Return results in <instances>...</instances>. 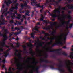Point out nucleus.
Returning a JSON list of instances; mask_svg holds the SVG:
<instances>
[{
    "label": "nucleus",
    "instance_id": "f257e3e1",
    "mask_svg": "<svg viewBox=\"0 0 73 73\" xmlns=\"http://www.w3.org/2000/svg\"><path fill=\"white\" fill-rule=\"evenodd\" d=\"M55 10H53V13H55L50 14V15L52 17L54 18H56V17H59L60 15L59 14V15H57L56 13H57L58 14H60L61 12L60 11V10L61 9L60 8H58L57 9L56 8H55Z\"/></svg>",
    "mask_w": 73,
    "mask_h": 73
},
{
    "label": "nucleus",
    "instance_id": "f03ea898",
    "mask_svg": "<svg viewBox=\"0 0 73 73\" xmlns=\"http://www.w3.org/2000/svg\"><path fill=\"white\" fill-rule=\"evenodd\" d=\"M7 33H5V36H4V34H1V33L0 32V36L1 37H3V43H1V47L2 48H3L4 47V45L5 44V41L6 40H7V39H8V37L7 36Z\"/></svg>",
    "mask_w": 73,
    "mask_h": 73
},
{
    "label": "nucleus",
    "instance_id": "7ed1b4c3",
    "mask_svg": "<svg viewBox=\"0 0 73 73\" xmlns=\"http://www.w3.org/2000/svg\"><path fill=\"white\" fill-rule=\"evenodd\" d=\"M69 34V32H66L65 35H64L63 33H62L61 35L60 36V40H62V38H63L64 41V44H66V38L67 37V36H68V35Z\"/></svg>",
    "mask_w": 73,
    "mask_h": 73
},
{
    "label": "nucleus",
    "instance_id": "20e7f679",
    "mask_svg": "<svg viewBox=\"0 0 73 73\" xmlns=\"http://www.w3.org/2000/svg\"><path fill=\"white\" fill-rule=\"evenodd\" d=\"M31 1H33L31 3V5H32L33 6H34V5H35L36 4V6L37 7V8H38V7H39L40 8H42V9H43V8H44V5L41 6L38 4H36V0H31Z\"/></svg>",
    "mask_w": 73,
    "mask_h": 73
},
{
    "label": "nucleus",
    "instance_id": "39448f33",
    "mask_svg": "<svg viewBox=\"0 0 73 73\" xmlns=\"http://www.w3.org/2000/svg\"><path fill=\"white\" fill-rule=\"evenodd\" d=\"M70 19H70V20H69L67 22H62V24L60 25V26H59L57 27V28H58V27H62V26H64V25H65V24H66L67 25H68V24L69 23H70V21H71Z\"/></svg>",
    "mask_w": 73,
    "mask_h": 73
},
{
    "label": "nucleus",
    "instance_id": "423d86ee",
    "mask_svg": "<svg viewBox=\"0 0 73 73\" xmlns=\"http://www.w3.org/2000/svg\"><path fill=\"white\" fill-rule=\"evenodd\" d=\"M14 14H15L16 15H17L18 17H17V18L18 20H20V18L21 17V15L18 14L17 13V11H14Z\"/></svg>",
    "mask_w": 73,
    "mask_h": 73
},
{
    "label": "nucleus",
    "instance_id": "0eeeda50",
    "mask_svg": "<svg viewBox=\"0 0 73 73\" xmlns=\"http://www.w3.org/2000/svg\"><path fill=\"white\" fill-rule=\"evenodd\" d=\"M62 50V49H56V50H51L52 51H49V52L50 53H51L52 52H57V53L58 54H61V53L60 51H60V50Z\"/></svg>",
    "mask_w": 73,
    "mask_h": 73
},
{
    "label": "nucleus",
    "instance_id": "6e6552de",
    "mask_svg": "<svg viewBox=\"0 0 73 73\" xmlns=\"http://www.w3.org/2000/svg\"><path fill=\"white\" fill-rule=\"evenodd\" d=\"M55 39L56 40H58V38L57 37H53L51 39V40L50 41V42H49V43H47V44H46V45H47V44H48L49 45H50V44H51V43H52V42H53V40H55Z\"/></svg>",
    "mask_w": 73,
    "mask_h": 73
},
{
    "label": "nucleus",
    "instance_id": "1a4fd4ad",
    "mask_svg": "<svg viewBox=\"0 0 73 73\" xmlns=\"http://www.w3.org/2000/svg\"><path fill=\"white\" fill-rule=\"evenodd\" d=\"M52 0H46L45 4L46 5H47L48 4L49 5V7H50V8H51V6L50 5V4H52Z\"/></svg>",
    "mask_w": 73,
    "mask_h": 73
},
{
    "label": "nucleus",
    "instance_id": "9d476101",
    "mask_svg": "<svg viewBox=\"0 0 73 73\" xmlns=\"http://www.w3.org/2000/svg\"><path fill=\"white\" fill-rule=\"evenodd\" d=\"M42 66L43 68H47V67H50L51 69H54V66H53L48 65L45 64H44Z\"/></svg>",
    "mask_w": 73,
    "mask_h": 73
},
{
    "label": "nucleus",
    "instance_id": "9b49d317",
    "mask_svg": "<svg viewBox=\"0 0 73 73\" xmlns=\"http://www.w3.org/2000/svg\"><path fill=\"white\" fill-rule=\"evenodd\" d=\"M17 67V69H18L19 70L18 72H17V73H19V72H20L21 70H23V67L21 68H20L19 67L21 66V65H20L19 64H16Z\"/></svg>",
    "mask_w": 73,
    "mask_h": 73
},
{
    "label": "nucleus",
    "instance_id": "f8f14e48",
    "mask_svg": "<svg viewBox=\"0 0 73 73\" xmlns=\"http://www.w3.org/2000/svg\"><path fill=\"white\" fill-rule=\"evenodd\" d=\"M41 65H40L39 66L37 67L35 69H35H34V68H33V71H34V72H36V73H39V68H41Z\"/></svg>",
    "mask_w": 73,
    "mask_h": 73
},
{
    "label": "nucleus",
    "instance_id": "ddd939ff",
    "mask_svg": "<svg viewBox=\"0 0 73 73\" xmlns=\"http://www.w3.org/2000/svg\"><path fill=\"white\" fill-rule=\"evenodd\" d=\"M62 41L58 42L56 43H54L53 45H52L51 46V47H54V46L56 45H62Z\"/></svg>",
    "mask_w": 73,
    "mask_h": 73
},
{
    "label": "nucleus",
    "instance_id": "4468645a",
    "mask_svg": "<svg viewBox=\"0 0 73 73\" xmlns=\"http://www.w3.org/2000/svg\"><path fill=\"white\" fill-rule=\"evenodd\" d=\"M63 18H64V19H66V18H67V19H72V16L70 15L69 14L68 15V16H67V15H63Z\"/></svg>",
    "mask_w": 73,
    "mask_h": 73
},
{
    "label": "nucleus",
    "instance_id": "2eb2a0df",
    "mask_svg": "<svg viewBox=\"0 0 73 73\" xmlns=\"http://www.w3.org/2000/svg\"><path fill=\"white\" fill-rule=\"evenodd\" d=\"M12 2L11 1V0H8V2H7V1H4V3L5 4H6V5H7V7H9V5H8V4H11V3H12Z\"/></svg>",
    "mask_w": 73,
    "mask_h": 73
},
{
    "label": "nucleus",
    "instance_id": "dca6fc26",
    "mask_svg": "<svg viewBox=\"0 0 73 73\" xmlns=\"http://www.w3.org/2000/svg\"><path fill=\"white\" fill-rule=\"evenodd\" d=\"M18 9V7L17 6H15V7H12L10 9V11L11 12H13V10L14 9H16L17 10Z\"/></svg>",
    "mask_w": 73,
    "mask_h": 73
},
{
    "label": "nucleus",
    "instance_id": "f3484780",
    "mask_svg": "<svg viewBox=\"0 0 73 73\" xmlns=\"http://www.w3.org/2000/svg\"><path fill=\"white\" fill-rule=\"evenodd\" d=\"M40 61L41 62H45L46 64H47V63H50V61L47 60H45L44 59H42V60H40Z\"/></svg>",
    "mask_w": 73,
    "mask_h": 73
},
{
    "label": "nucleus",
    "instance_id": "a211bd4d",
    "mask_svg": "<svg viewBox=\"0 0 73 73\" xmlns=\"http://www.w3.org/2000/svg\"><path fill=\"white\" fill-rule=\"evenodd\" d=\"M66 7L69 9L73 10V4H71L70 5H66Z\"/></svg>",
    "mask_w": 73,
    "mask_h": 73
},
{
    "label": "nucleus",
    "instance_id": "6ab92c4d",
    "mask_svg": "<svg viewBox=\"0 0 73 73\" xmlns=\"http://www.w3.org/2000/svg\"><path fill=\"white\" fill-rule=\"evenodd\" d=\"M57 24V23L56 22H55L51 24V26L52 27V28H53V25H54V26H56V27L57 28H58L59 27H58L59 26H56V24Z\"/></svg>",
    "mask_w": 73,
    "mask_h": 73
},
{
    "label": "nucleus",
    "instance_id": "aec40b11",
    "mask_svg": "<svg viewBox=\"0 0 73 73\" xmlns=\"http://www.w3.org/2000/svg\"><path fill=\"white\" fill-rule=\"evenodd\" d=\"M36 52H40V54H38L37 56H38L39 57H41V53L42 52V51H40V49H36Z\"/></svg>",
    "mask_w": 73,
    "mask_h": 73
},
{
    "label": "nucleus",
    "instance_id": "412c9836",
    "mask_svg": "<svg viewBox=\"0 0 73 73\" xmlns=\"http://www.w3.org/2000/svg\"><path fill=\"white\" fill-rule=\"evenodd\" d=\"M11 47H12V48H13V49H15V51H16V52H19V51L20 50H17L16 48H15V47H14V46H13V44H12L11 45Z\"/></svg>",
    "mask_w": 73,
    "mask_h": 73
},
{
    "label": "nucleus",
    "instance_id": "4be33fe9",
    "mask_svg": "<svg viewBox=\"0 0 73 73\" xmlns=\"http://www.w3.org/2000/svg\"><path fill=\"white\" fill-rule=\"evenodd\" d=\"M14 55L15 56H17V57H19V56H20V58L21 59H22V58L21 57V54H17V53L16 52H15L14 53Z\"/></svg>",
    "mask_w": 73,
    "mask_h": 73
},
{
    "label": "nucleus",
    "instance_id": "5701e85b",
    "mask_svg": "<svg viewBox=\"0 0 73 73\" xmlns=\"http://www.w3.org/2000/svg\"><path fill=\"white\" fill-rule=\"evenodd\" d=\"M58 70L59 71H61L62 73H65V70L62 69H60V68H57Z\"/></svg>",
    "mask_w": 73,
    "mask_h": 73
},
{
    "label": "nucleus",
    "instance_id": "b1692460",
    "mask_svg": "<svg viewBox=\"0 0 73 73\" xmlns=\"http://www.w3.org/2000/svg\"><path fill=\"white\" fill-rule=\"evenodd\" d=\"M53 2H54L57 5H59V2H60V1H61V0H59L58 1H55V0L53 1Z\"/></svg>",
    "mask_w": 73,
    "mask_h": 73
},
{
    "label": "nucleus",
    "instance_id": "393cba45",
    "mask_svg": "<svg viewBox=\"0 0 73 73\" xmlns=\"http://www.w3.org/2000/svg\"><path fill=\"white\" fill-rule=\"evenodd\" d=\"M56 33V30H54L52 33L51 34V35L53 36H55V35L54 33Z\"/></svg>",
    "mask_w": 73,
    "mask_h": 73
},
{
    "label": "nucleus",
    "instance_id": "a878e982",
    "mask_svg": "<svg viewBox=\"0 0 73 73\" xmlns=\"http://www.w3.org/2000/svg\"><path fill=\"white\" fill-rule=\"evenodd\" d=\"M68 72L70 73H73V70L71 69V67H69Z\"/></svg>",
    "mask_w": 73,
    "mask_h": 73
},
{
    "label": "nucleus",
    "instance_id": "bb28decb",
    "mask_svg": "<svg viewBox=\"0 0 73 73\" xmlns=\"http://www.w3.org/2000/svg\"><path fill=\"white\" fill-rule=\"evenodd\" d=\"M35 53V52H31V54H31L32 56H33V58H32V60H33V59H35V57H34V56L35 55V54H34Z\"/></svg>",
    "mask_w": 73,
    "mask_h": 73
},
{
    "label": "nucleus",
    "instance_id": "cd10ccee",
    "mask_svg": "<svg viewBox=\"0 0 73 73\" xmlns=\"http://www.w3.org/2000/svg\"><path fill=\"white\" fill-rule=\"evenodd\" d=\"M34 62H31V64H34V62L35 63V65H37V64H38V61H35V59H34Z\"/></svg>",
    "mask_w": 73,
    "mask_h": 73
},
{
    "label": "nucleus",
    "instance_id": "c85d7f7f",
    "mask_svg": "<svg viewBox=\"0 0 73 73\" xmlns=\"http://www.w3.org/2000/svg\"><path fill=\"white\" fill-rule=\"evenodd\" d=\"M42 33H43V34H44L45 35L46 34V36H50L49 34H48V33H45V31H42Z\"/></svg>",
    "mask_w": 73,
    "mask_h": 73
},
{
    "label": "nucleus",
    "instance_id": "c756f323",
    "mask_svg": "<svg viewBox=\"0 0 73 73\" xmlns=\"http://www.w3.org/2000/svg\"><path fill=\"white\" fill-rule=\"evenodd\" d=\"M25 1L26 2H27V3H25L24 4V7H27L28 6V5H27V3H29V0H26V1Z\"/></svg>",
    "mask_w": 73,
    "mask_h": 73
},
{
    "label": "nucleus",
    "instance_id": "7c9ffc66",
    "mask_svg": "<svg viewBox=\"0 0 73 73\" xmlns=\"http://www.w3.org/2000/svg\"><path fill=\"white\" fill-rule=\"evenodd\" d=\"M34 29L35 30V31H37L38 32H39V30H38V27L37 26H36L34 28Z\"/></svg>",
    "mask_w": 73,
    "mask_h": 73
},
{
    "label": "nucleus",
    "instance_id": "2f4dec72",
    "mask_svg": "<svg viewBox=\"0 0 73 73\" xmlns=\"http://www.w3.org/2000/svg\"><path fill=\"white\" fill-rule=\"evenodd\" d=\"M45 42H42V43H40L39 44V46H42L43 45H42L45 44Z\"/></svg>",
    "mask_w": 73,
    "mask_h": 73
},
{
    "label": "nucleus",
    "instance_id": "473e14b6",
    "mask_svg": "<svg viewBox=\"0 0 73 73\" xmlns=\"http://www.w3.org/2000/svg\"><path fill=\"white\" fill-rule=\"evenodd\" d=\"M3 53H4V54H5V55H4V56L5 57H7V56H8V55H9V53H6V52H3Z\"/></svg>",
    "mask_w": 73,
    "mask_h": 73
},
{
    "label": "nucleus",
    "instance_id": "72a5a7b5",
    "mask_svg": "<svg viewBox=\"0 0 73 73\" xmlns=\"http://www.w3.org/2000/svg\"><path fill=\"white\" fill-rule=\"evenodd\" d=\"M35 34V33H33L31 34V37L33 39H35V37H34V35Z\"/></svg>",
    "mask_w": 73,
    "mask_h": 73
},
{
    "label": "nucleus",
    "instance_id": "f704fd0d",
    "mask_svg": "<svg viewBox=\"0 0 73 73\" xmlns=\"http://www.w3.org/2000/svg\"><path fill=\"white\" fill-rule=\"evenodd\" d=\"M27 46H28V47H30L31 48H32L33 47V45L32 44H27Z\"/></svg>",
    "mask_w": 73,
    "mask_h": 73
},
{
    "label": "nucleus",
    "instance_id": "c9c22d12",
    "mask_svg": "<svg viewBox=\"0 0 73 73\" xmlns=\"http://www.w3.org/2000/svg\"><path fill=\"white\" fill-rule=\"evenodd\" d=\"M39 38L42 40H46V39L45 38L42 36H40Z\"/></svg>",
    "mask_w": 73,
    "mask_h": 73
},
{
    "label": "nucleus",
    "instance_id": "e433bc0d",
    "mask_svg": "<svg viewBox=\"0 0 73 73\" xmlns=\"http://www.w3.org/2000/svg\"><path fill=\"white\" fill-rule=\"evenodd\" d=\"M65 64H66V65H67L66 66L67 68H69V67H70V66H69L68 64V61H67V60L65 61Z\"/></svg>",
    "mask_w": 73,
    "mask_h": 73
},
{
    "label": "nucleus",
    "instance_id": "4c0bfd02",
    "mask_svg": "<svg viewBox=\"0 0 73 73\" xmlns=\"http://www.w3.org/2000/svg\"><path fill=\"white\" fill-rule=\"evenodd\" d=\"M4 31L5 33H7V34L8 33V31H7V29H4Z\"/></svg>",
    "mask_w": 73,
    "mask_h": 73
},
{
    "label": "nucleus",
    "instance_id": "58836bf2",
    "mask_svg": "<svg viewBox=\"0 0 73 73\" xmlns=\"http://www.w3.org/2000/svg\"><path fill=\"white\" fill-rule=\"evenodd\" d=\"M23 47V48H25L24 49H23V50L24 51H26L27 50V49H26V48H27V47H26V46L25 45H24Z\"/></svg>",
    "mask_w": 73,
    "mask_h": 73
},
{
    "label": "nucleus",
    "instance_id": "ea45409f",
    "mask_svg": "<svg viewBox=\"0 0 73 73\" xmlns=\"http://www.w3.org/2000/svg\"><path fill=\"white\" fill-rule=\"evenodd\" d=\"M58 20H60V21H62L65 20V19L64 18H60L58 19Z\"/></svg>",
    "mask_w": 73,
    "mask_h": 73
},
{
    "label": "nucleus",
    "instance_id": "a19ab883",
    "mask_svg": "<svg viewBox=\"0 0 73 73\" xmlns=\"http://www.w3.org/2000/svg\"><path fill=\"white\" fill-rule=\"evenodd\" d=\"M21 31H22V30H20L19 31H18L17 32H16V35H19V34H20V33H21Z\"/></svg>",
    "mask_w": 73,
    "mask_h": 73
},
{
    "label": "nucleus",
    "instance_id": "79ce46f5",
    "mask_svg": "<svg viewBox=\"0 0 73 73\" xmlns=\"http://www.w3.org/2000/svg\"><path fill=\"white\" fill-rule=\"evenodd\" d=\"M16 47H17V48H19V47H20V44L19 43H17V44Z\"/></svg>",
    "mask_w": 73,
    "mask_h": 73
},
{
    "label": "nucleus",
    "instance_id": "37998d69",
    "mask_svg": "<svg viewBox=\"0 0 73 73\" xmlns=\"http://www.w3.org/2000/svg\"><path fill=\"white\" fill-rule=\"evenodd\" d=\"M57 66L58 67H62L63 66V65L62 64H59L58 65H57Z\"/></svg>",
    "mask_w": 73,
    "mask_h": 73
},
{
    "label": "nucleus",
    "instance_id": "c03bdc74",
    "mask_svg": "<svg viewBox=\"0 0 73 73\" xmlns=\"http://www.w3.org/2000/svg\"><path fill=\"white\" fill-rule=\"evenodd\" d=\"M29 50L30 51L29 54H31V53H32V52H33V51H32V48H29Z\"/></svg>",
    "mask_w": 73,
    "mask_h": 73
},
{
    "label": "nucleus",
    "instance_id": "a18cd8bd",
    "mask_svg": "<svg viewBox=\"0 0 73 73\" xmlns=\"http://www.w3.org/2000/svg\"><path fill=\"white\" fill-rule=\"evenodd\" d=\"M25 16H29V13H25Z\"/></svg>",
    "mask_w": 73,
    "mask_h": 73
},
{
    "label": "nucleus",
    "instance_id": "49530a36",
    "mask_svg": "<svg viewBox=\"0 0 73 73\" xmlns=\"http://www.w3.org/2000/svg\"><path fill=\"white\" fill-rule=\"evenodd\" d=\"M62 54H63V55H64V56H68V54H67L65 53V52H64L62 53Z\"/></svg>",
    "mask_w": 73,
    "mask_h": 73
},
{
    "label": "nucleus",
    "instance_id": "de8ad7c7",
    "mask_svg": "<svg viewBox=\"0 0 73 73\" xmlns=\"http://www.w3.org/2000/svg\"><path fill=\"white\" fill-rule=\"evenodd\" d=\"M24 4H21V8H24Z\"/></svg>",
    "mask_w": 73,
    "mask_h": 73
},
{
    "label": "nucleus",
    "instance_id": "09e8293b",
    "mask_svg": "<svg viewBox=\"0 0 73 73\" xmlns=\"http://www.w3.org/2000/svg\"><path fill=\"white\" fill-rule=\"evenodd\" d=\"M25 38L26 40H29V39H30V38L28 37V36H26L25 37Z\"/></svg>",
    "mask_w": 73,
    "mask_h": 73
},
{
    "label": "nucleus",
    "instance_id": "8fccbe9b",
    "mask_svg": "<svg viewBox=\"0 0 73 73\" xmlns=\"http://www.w3.org/2000/svg\"><path fill=\"white\" fill-rule=\"evenodd\" d=\"M15 28H14V27H12L11 28V31H15Z\"/></svg>",
    "mask_w": 73,
    "mask_h": 73
},
{
    "label": "nucleus",
    "instance_id": "3c124183",
    "mask_svg": "<svg viewBox=\"0 0 73 73\" xmlns=\"http://www.w3.org/2000/svg\"><path fill=\"white\" fill-rule=\"evenodd\" d=\"M2 62L3 64H5V59L3 60Z\"/></svg>",
    "mask_w": 73,
    "mask_h": 73
},
{
    "label": "nucleus",
    "instance_id": "603ef678",
    "mask_svg": "<svg viewBox=\"0 0 73 73\" xmlns=\"http://www.w3.org/2000/svg\"><path fill=\"white\" fill-rule=\"evenodd\" d=\"M68 14H70L72 13V11H68Z\"/></svg>",
    "mask_w": 73,
    "mask_h": 73
},
{
    "label": "nucleus",
    "instance_id": "864d4df0",
    "mask_svg": "<svg viewBox=\"0 0 73 73\" xmlns=\"http://www.w3.org/2000/svg\"><path fill=\"white\" fill-rule=\"evenodd\" d=\"M37 41L38 42L39 44H40V43L41 42V41L39 39H38L37 40Z\"/></svg>",
    "mask_w": 73,
    "mask_h": 73
},
{
    "label": "nucleus",
    "instance_id": "5fc2aeb1",
    "mask_svg": "<svg viewBox=\"0 0 73 73\" xmlns=\"http://www.w3.org/2000/svg\"><path fill=\"white\" fill-rule=\"evenodd\" d=\"M19 39V37H18V36H17V38L15 39V41H18Z\"/></svg>",
    "mask_w": 73,
    "mask_h": 73
},
{
    "label": "nucleus",
    "instance_id": "6e6d98bb",
    "mask_svg": "<svg viewBox=\"0 0 73 73\" xmlns=\"http://www.w3.org/2000/svg\"><path fill=\"white\" fill-rule=\"evenodd\" d=\"M44 18H40V21H42L43 20H44Z\"/></svg>",
    "mask_w": 73,
    "mask_h": 73
},
{
    "label": "nucleus",
    "instance_id": "4d7b16f0",
    "mask_svg": "<svg viewBox=\"0 0 73 73\" xmlns=\"http://www.w3.org/2000/svg\"><path fill=\"white\" fill-rule=\"evenodd\" d=\"M21 29H25V28H24V27H23V26H21Z\"/></svg>",
    "mask_w": 73,
    "mask_h": 73
},
{
    "label": "nucleus",
    "instance_id": "13d9d810",
    "mask_svg": "<svg viewBox=\"0 0 73 73\" xmlns=\"http://www.w3.org/2000/svg\"><path fill=\"white\" fill-rule=\"evenodd\" d=\"M46 56H45V58H47L48 57V55L46 53Z\"/></svg>",
    "mask_w": 73,
    "mask_h": 73
},
{
    "label": "nucleus",
    "instance_id": "bf43d9fd",
    "mask_svg": "<svg viewBox=\"0 0 73 73\" xmlns=\"http://www.w3.org/2000/svg\"><path fill=\"white\" fill-rule=\"evenodd\" d=\"M10 23H13V20H12L10 21Z\"/></svg>",
    "mask_w": 73,
    "mask_h": 73
},
{
    "label": "nucleus",
    "instance_id": "052dcab7",
    "mask_svg": "<svg viewBox=\"0 0 73 73\" xmlns=\"http://www.w3.org/2000/svg\"><path fill=\"white\" fill-rule=\"evenodd\" d=\"M62 13L63 15H65V14H64V11H62Z\"/></svg>",
    "mask_w": 73,
    "mask_h": 73
},
{
    "label": "nucleus",
    "instance_id": "680f3d73",
    "mask_svg": "<svg viewBox=\"0 0 73 73\" xmlns=\"http://www.w3.org/2000/svg\"><path fill=\"white\" fill-rule=\"evenodd\" d=\"M43 29H45L46 30H48V28L47 27H44L43 28Z\"/></svg>",
    "mask_w": 73,
    "mask_h": 73
},
{
    "label": "nucleus",
    "instance_id": "e2e57ef3",
    "mask_svg": "<svg viewBox=\"0 0 73 73\" xmlns=\"http://www.w3.org/2000/svg\"><path fill=\"white\" fill-rule=\"evenodd\" d=\"M11 48L8 49L7 50V52H8L9 51H10L11 50Z\"/></svg>",
    "mask_w": 73,
    "mask_h": 73
},
{
    "label": "nucleus",
    "instance_id": "0e129e2a",
    "mask_svg": "<svg viewBox=\"0 0 73 73\" xmlns=\"http://www.w3.org/2000/svg\"><path fill=\"white\" fill-rule=\"evenodd\" d=\"M18 3H17L16 4H15V7H18Z\"/></svg>",
    "mask_w": 73,
    "mask_h": 73
},
{
    "label": "nucleus",
    "instance_id": "69168bd1",
    "mask_svg": "<svg viewBox=\"0 0 73 73\" xmlns=\"http://www.w3.org/2000/svg\"><path fill=\"white\" fill-rule=\"evenodd\" d=\"M61 9H62V10H66V7H63V8H62Z\"/></svg>",
    "mask_w": 73,
    "mask_h": 73
},
{
    "label": "nucleus",
    "instance_id": "338daca9",
    "mask_svg": "<svg viewBox=\"0 0 73 73\" xmlns=\"http://www.w3.org/2000/svg\"><path fill=\"white\" fill-rule=\"evenodd\" d=\"M63 49H67V48H66V46H64V47H63Z\"/></svg>",
    "mask_w": 73,
    "mask_h": 73
},
{
    "label": "nucleus",
    "instance_id": "774afa93",
    "mask_svg": "<svg viewBox=\"0 0 73 73\" xmlns=\"http://www.w3.org/2000/svg\"><path fill=\"white\" fill-rule=\"evenodd\" d=\"M28 58V59H29V60H31V59H32V58H31V57H29ZM32 60H33V59H32Z\"/></svg>",
    "mask_w": 73,
    "mask_h": 73
}]
</instances>
